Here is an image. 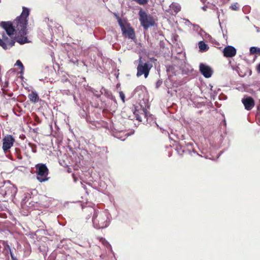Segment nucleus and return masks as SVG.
<instances>
[{"label":"nucleus","mask_w":260,"mask_h":260,"mask_svg":"<svg viewBox=\"0 0 260 260\" xmlns=\"http://www.w3.org/2000/svg\"><path fill=\"white\" fill-rule=\"evenodd\" d=\"M111 214L107 210H93L92 217L93 226L96 229H103L107 228L111 221Z\"/></svg>","instance_id":"1"},{"label":"nucleus","mask_w":260,"mask_h":260,"mask_svg":"<svg viewBox=\"0 0 260 260\" xmlns=\"http://www.w3.org/2000/svg\"><path fill=\"white\" fill-rule=\"evenodd\" d=\"M139 21L141 26L145 30L151 26H154L156 24L152 16L146 13L142 10L139 11Z\"/></svg>","instance_id":"2"},{"label":"nucleus","mask_w":260,"mask_h":260,"mask_svg":"<svg viewBox=\"0 0 260 260\" xmlns=\"http://www.w3.org/2000/svg\"><path fill=\"white\" fill-rule=\"evenodd\" d=\"M37 179L39 182L42 183L48 180V177L49 170L45 164L39 163L35 166Z\"/></svg>","instance_id":"3"},{"label":"nucleus","mask_w":260,"mask_h":260,"mask_svg":"<svg viewBox=\"0 0 260 260\" xmlns=\"http://www.w3.org/2000/svg\"><path fill=\"white\" fill-rule=\"evenodd\" d=\"M138 61L139 63L137 68V76L139 77L143 75L145 78H147L149 75L150 70L152 67V64L148 62H143L142 60V57L141 56H140Z\"/></svg>","instance_id":"4"},{"label":"nucleus","mask_w":260,"mask_h":260,"mask_svg":"<svg viewBox=\"0 0 260 260\" xmlns=\"http://www.w3.org/2000/svg\"><path fill=\"white\" fill-rule=\"evenodd\" d=\"M16 21L17 23V28L19 30V33L23 35H26L28 19L20 15L16 18Z\"/></svg>","instance_id":"5"},{"label":"nucleus","mask_w":260,"mask_h":260,"mask_svg":"<svg viewBox=\"0 0 260 260\" xmlns=\"http://www.w3.org/2000/svg\"><path fill=\"white\" fill-rule=\"evenodd\" d=\"M0 26L5 30L6 34L9 37L13 36L15 32V26L13 22L10 21H2L0 23Z\"/></svg>","instance_id":"6"},{"label":"nucleus","mask_w":260,"mask_h":260,"mask_svg":"<svg viewBox=\"0 0 260 260\" xmlns=\"http://www.w3.org/2000/svg\"><path fill=\"white\" fill-rule=\"evenodd\" d=\"M199 71L201 74L206 78H210L213 73L211 67L204 63H201L200 64Z\"/></svg>","instance_id":"7"},{"label":"nucleus","mask_w":260,"mask_h":260,"mask_svg":"<svg viewBox=\"0 0 260 260\" xmlns=\"http://www.w3.org/2000/svg\"><path fill=\"white\" fill-rule=\"evenodd\" d=\"M241 102L247 111L251 110L255 106V101L250 96L245 95L242 99Z\"/></svg>","instance_id":"8"},{"label":"nucleus","mask_w":260,"mask_h":260,"mask_svg":"<svg viewBox=\"0 0 260 260\" xmlns=\"http://www.w3.org/2000/svg\"><path fill=\"white\" fill-rule=\"evenodd\" d=\"M15 142L14 137L10 135H8L3 139L2 148L5 152L8 151L13 146Z\"/></svg>","instance_id":"9"},{"label":"nucleus","mask_w":260,"mask_h":260,"mask_svg":"<svg viewBox=\"0 0 260 260\" xmlns=\"http://www.w3.org/2000/svg\"><path fill=\"white\" fill-rule=\"evenodd\" d=\"M132 111L134 114L135 115V117L139 121H141L142 119L140 116L141 114L143 115L145 118L147 116V110L142 107V106H134Z\"/></svg>","instance_id":"10"},{"label":"nucleus","mask_w":260,"mask_h":260,"mask_svg":"<svg viewBox=\"0 0 260 260\" xmlns=\"http://www.w3.org/2000/svg\"><path fill=\"white\" fill-rule=\"evenodd\" d=\"M222 53L224 57L232 58L236 55L237 49L234 46L228 45L223 48Z\"/></svg>","instance_id":"11"},{"label":"nucleus","mask_w":260,"mask_h":260,"mask_svg":"<svg viewBox=\"0 0 260 260\" xmlns=\"http://www.w3.org/2000/svg\"><path fill=\"white\" fill-rule=\"evenodd\" d=\"M21 205L23 208L25 207H29L34 205V202L32 201L30 194L29 193L24 194V196L22 199Z\"/></svg>","instance_id":"12"},{"label":"nucleus","mask_w":260,"mask_h":260,"mask_svg":"<svg viewBox=\"0 0 260 260\" xmlns=\"http://www.w3.org/2000/svg\"><path fill=\"white\" fill-rule=\"evenodd\" d=\"M127 27L122 30L123 35L127 36L128 38L134 39L135 38V32L134 29L130 26L129 24H126Z\"/></svg>","instance_id":"13"},{"label":"nucleus","mask_w":260,"mask_h":260,"mask_svg":"<svg viewBox=\"0 0 260 260\" xmlns=\"http://www.w3.org/2000/svg\"><path fill=\"white\" fill-rule=\"evenodd\" d=\"M176 150L179 155H182L183 153H188L191 155L192 152L196 153L197 155H199L198 153L194 149L191 150L189 148L185 149V148L181 145L177 147Z\"/></svg>","instance_id":"14"},{"label":"nucleus","mask_w":260,"mask_h":260,"mask_svg":"<svg viewBox=\"0 0 260 260\" xmlns=\"http://www.w3.org/2000/svg\"><path fill=\"white\" fill-rule=\"evenodd\" d=\"M5 189L7 192V196L12 197L14 196L17 192V188L13 185H9L8 186H5Z\"/></svg>","instance_id":"15"},{"label":"nucleus","mask_w":260,"mask_h":260,"mask_svg":"<svg viewBox=\"0 0 260 260\" xmlns=\"http://www.w3.org/2000/svg\"><path fill=\"white\" fill-rule=\"evenodd\" d=\"M29 100L33 103H36L39 100V97L37 92L32 91L28 95Z\"/></svg>","instance_id":"16"},{"label":"nucleus","mask_w":260,"mask_h":260,"mask_svg":"<svg viewBox=\"0 0 260 260\" xmlns=\"http://www.w3.org/2000/svg\"><path fill=\"white\" fill-rule=\"evenodd\" d=\"M75 23L78 25H86V20L84 17L78 16L74 20Z\"/></svg>","instance_id":"17"},{"label":"nucleus","mask_w":260,"mask_h":260,"mask_svg":"<svg viewBox=\"0 0 260 260\" xmlns=\"http://www.w3.org/2000/svg\"><path fill=\"white\" fill-rule=\"evenodd\" d=\"M198 44L200 51L202 52H206L209 49L208 45L203 41H200Z\"/></svg>","instance_id":"18"},{"label":"nucleus","mask_w":260,"mask_h":260,"mask_svg":"<svg viewBox=\"0 0 260 260\" xmlns=\"http://www.w3.org/2000/svg\"><path fill=\"white\" fill-rule=\"evenodd\" d=\"M9 40V39L8 37L3 33L2 35V39H1V41L3 42V44L0 45V46L5 50L8 49L7 43H8Z\"/></svg>","instance_id":"19"},{"label":"nucleus","mask_w":260,"mask_h":260,"mask_svg":"<svg viewBox=\"0 0 260 260\" xmlns=\"http://www.w3.org/2000/svg\"><path fill=\"white\" fill-rule=\"evenodd\" d=\"M0 243L3 246L4 251H5V255H7L8 254V250L11 248L8 241L4 240H0Z\"/></svg>","instance_id":"20"},{"label":"nucleus","mask_w":260,"mask_h":260,"mask_svg":"<svg viewBox=\"0 0 260 260\" xmlns=\"http://www.w3.org/2000/svg\"><path fill=\"white\" fill-rule=\"evenodd\" d=\"M29 13H30V10L26 7H23L22 11L20 14V16L25 17L28 19Z\"/></svg>","instance_id":"21"},{"label":"nucleus","mask_w":260,"mask_h":260,"mask_svg":"<svg viewBox=\"0 0 260 260\" xmlns=\"http://www.w3.org/2000/svg\"><path fill=\"white\" fill-rule=\"evenodd\" d=\"M16 41L17 42H18V43H19L20 45H23V44H24L25 43H27L29 42V40H28V39L27 38V37H19L16 39Z\"/></svg>","instance_id":"22"},{"label":"nucleus","mask_w":260,"mask_h":260,"mask_svg":"<svg viewBox=\"0 0 260 260\" xmlns=\"http://www.w3.org/2000/svg\"><path fill=\"white\" fill-rule=\"evenodd\" d=\"M250 54H260V48L255 46H252L249 49Z\"/></svg>","instance_id":"23"},{"label":"nucleus","mask_w":260,"mask_h":260,"mask_svg":"<svg viewBox=\"0 0 260 260\" xmlns=\"http://www.w3.org/2000/svg\"><path fill=\"white\" fill-rule=\"evenodd\" d=\"M172 9L176 13H177L181 10V6L177 3H172L171 5Z\"/></svg>","instance_id":"24"},{"label":"nucleus","mask_w":260,"mask_h":260,"mask_svg":"<svg viewBox=\"0 0 260 260\" xmlns=\"http://www.w3.org/2000/svg\"><path fill=\"white\" fill-rule=\"evenodd\" d=\"M69 60L70 62L72 63L74 65L78 64V59L76 56H71L70 54L68 55Z\"/></svg>","instance_id":"25"},{"label":"nucleus","mask_w":260,"mask_h":260,"mask_svg":"<svg viewBox=\"0 0 260 260\" xmlns=\"http://www.w3.org/2000/svg\"><path fill=\"white\" fill-rule=\"evenodd\" d=\"M45 21L47 23L48 29H51V30H52V25L54 23L53 20H50L48 18H46L45 19Z\"/></svg>","instance_id":"26"},{"label":"nucleus","mask_w":260,"mask_h":260,"mask_svg":"<svg viewBox=\"0 0 260 260\" xmlns=\"http://www.w3.org/2000/svg\"><path fill=\"white\" fill-rule=\"evenodd\" d=\"M16 39L17 38H15L14 39H12V40L9 39L8 43H7L8 48H11V47H13V46H14L15 42H16Z\"/></svg>","instance_id":"27"},{"label":"nucleus","mask_w":260,"mask_h":260,"mask_svg":"<svg viewBox=\"0 0 260 260\" xmlns=\"http://www.w3.org/2000/svg\"><path fill=\"white\" fill-rule=\"evenodd\" d=\"M251 86L253 87V89L257 91L260 90V82H256L255 83H253Z\"/></svg>","instance_id":"28"},{"label":"nucleus","mask_w":260,"mask_h":260,"mask_svg":"<svg viewBox=\"0 0 260 260\" xmlns=\"http://www.w3.org/2000/svg\"><path fill=\"white\" fill-rule=\"evenodd\" d=\"M15 66L19 67L21 70H24V67L20 60H17L16 61Z\"/></svg>","instance_id":"29"},{"label":"nucleus","mask_w":260,"mask_h":260,"mask_svg":"<svg viewBox=\"0 0 260 260\" xmlns=\"http://www.w3.org/2000/svg\"><path fill=\"white\" fill-rule=\"evenodd\" d=\"M242 11L245 14H248L250 12V7L247 5H245L243 7Z\"/></svg>","instance_id":"30"},{"label":"nucleus","mask_w":260,"mask_h":260,"mask_svg":"<svg viewBox=\"0 0 260 260\" xmlns=\"http://www.w3.org/2000/svg\"><path fill=\"white\" fill-rule=\"evenodd\" d=\"M102 90H105V89L104 88V87H102V89L100 91V92H99V91H98V92H95V93H93V95L96 97L97 98H100V96H101V95L103 94V91H102Z\"/></svg>","instance_id":"31"},{"label":"nucleus","mask_w":260,"mask_h":260,"mask_svg":"<svg viewBox=\"0 0 260 260\" xmlns=\"http://www.w3.org/2000/svg\"><path fill=\"white\" fill-rule=\"evenodd\" d=\"M0 193L2 194V196L4 197H6V196H7V192H6V190L5 189V186H2L1 188H0Z\"/></svg>","instance_id":"32"},{"label":"nucleus","mask_w":260,"mask_h":260,"mask_svg":"<svg viewBox=\"0 0 260 260\" xmlns=\"http://www.w3.org/2000/svg\"><path fill=\"white\" fill-rule=\"evenodd\" d=\"M117 21L118 22V24L120 26V28H121V29L122 31L124 28H125L126 27V26L123 23L121 19H118V20H117Z\"/></svg>","instance_id":"33"},{"label":"nucleus","mask_w":260,"mask_h":260,"mask_svg":"<svg viewBox=\"0 0 260 260\" xmlns=\"http://www.w3.org/2000/svg\"><path fill=\"white\" fill-rule=\"evenodd\" d=\"M136 2H137L140 5H145L146 4L148 0H135Z\"/></svg>","instance_id":"34"},{"label":"nucleus","mask_w":260,"mask_h":260,"mask_svg":"<svg viewBox=\"0 0 260 260\" xmlns=\"http://www.w3.org/2000/svg\"><path fill=\"white\" fill-rule=\"evenodd\" d=\"M220 89L219 88H217V89H214V91H213V93L211 95V97H212L213 99L214 100V96H215L218 92L220 90Z\"/></svg>","instance_id":"35"},{"label":"nucleus","mask_w":260,"mask_h":260,"mask_svg":"<svg viewBox=\"0 0 260 260\" xmlns=\"http://www.w3.org/2000/svg\"><path fill=\"white\" fill-rule=\"evenodd\" d=\"M119 96L121 99V100L122 101L123 103L125 102V94L122 91H120L119 92Z\"/></svg>","instance_id":"36"},{"label":"nucleus","mask_w":260,"mask_h":260,"mask_svg":"<svg viewBox=\"0 0 260 260\" xmlns=\"http://www.w3.org/2000/svg\"><path fill=\"white\" fill-rule=\"evenodd\" d=\"M171 76H169L168 77V79H167L165 81V85L169 88L171 85V84H170V85L169 84V82H170V77Z\"/></svg>","instance_id":"37"},{"label":"nucleus","mask_w":260,"mask_h":260,"mask_svg":"<svg viewBox=\"0 0 260 260\" xmlns=\"http://www.w3.org/2000/svg\"><path fill=\"white\" fill-rule=\"evenodd\" d=\"M237 5V3H235L234 4H232L230 7L233 10H238L239 9V8L238 7Z\"/></svg>","instance_id":"38"},{"label":"nucleus","mask_w":260,"mask_h":260,"mask_svg":"<svg viewBox=\"0 0 260 260\" xmlns=\"http://www.w3.org/2000/svg\"><path fill=\"white\" fill-rule=\"evenodd\" d=\"M162 82L161 80H159L156 82V88H158L161 85Z\"/></svg>","instance_id":"39"},{"label":"nucleus","mask_w":260,"mask_h":260,"mask_svg":"<svg viewBox=\"0 0 260 260\" xmlns=\"http://www.w3.org/2000/svg\"><path fill=\"white\" fill-rule=\"evenodd\" d=\"M87 90L89 91H90L91 92H92V93H95V92H98V90L94 89V88L91 87H89L87 89Z\"/></svg>","instance_id":"40"},{"label":"nucleus","mask_w":260,"mask_h":260,"mask_svg":"<svg viewBox=\"0 0 260 260\" xmlns=\"http://www.w3.org/2000/svg\"><path fill=\"white\" fill-rule=\"evenodd\" d=\"M87 90L89 91H90L91 92H92V93H95V92H98V90L94 89V88L91 87H89L87 89Z\"/></svg>","instance_id":"41"},{"label":"nucleus","mask_w":260,"mask_h":260,"mask_svg":"<svg viewBox=\"0 0 260 260\" xmlns=\"http://www.w3.org/2000/svg\"><path fill=\"white\" fill-rule=\"evenodd\" d=\"M8 253H10L11 258L12 255L15 256L13 251L12 250L11 248H10V250H8Z\"/></svg>","instance_id":"42"},{"label":"nucleus","mask_w":260,"mask_h":260,"mask_svg":"<svg viewBox=\"0 0 260 260\" xmlns=\"http://www.w3.org/2000/svg\"><path fill=\"white\" fill-rule=\"evenodd\" d=\"M256 69H257V71L258 73H260V62L257 64Z\"/></svg>","instance_id":"43"},{"label":"nucleus","mask_w":260,"mask_h":260,"mask_svg":"<svg viewBox=\"0 0 260 260\" xmlns=\"http://www.w3.org/2000/svg\"><path fill=\"white\" fill-rule=\"evenodd\" d=\"M114 16L115 17V18L117 19V20H118V19H121V18L119 16V15L116 13L114 14Z\"/></svg>","instance_id":"44"},{"label":"nucleus","mask_w":260,"mask_h":260,"mask_svg":"<svg viewBox=\"0 0 260 260\" xmlns=\"http://www.w3.org/2000/svg\"><path fill=\"white\" fill-rule=\"evenodd\" d=\"M172 68L171 67H167V72L168 74H169V73L170 72V71L172 69Z\"/></svg>","instance_id":"45"},{"label":"nucleus","mask_w":260,"mask_h":260,"mask_svg":"<svg viewBox=\"0 0 260 260\" xmlns=\"http://www.w3.org/2000/svg\"><path fill=\"white\" fill-rule=\"evenodd\" d=\"M159 44H160V46L161 47H164V43L163 41H160Z\"/></svg>","instance_id":"46"},{"label":"nucleus","mask_w":260,"mask_h":260,"mask_svg":"<svg viewBox=\"0 0 260 260\" xmlns=\"http://www.w3.org/2000/svg\"><path fill=\"white\" fill-rule=\"evenodd\" d=\"M11 259L12 260H18L16 256H13V255H12V258H11Z\"/></svg>","instance_id":"47"},{"label":"nucleus","mask_w":260,"mask_h":260,"mask_svg":"<svg viewBox=\"0 0 260 260\" xmlns=\"http://www.w3.org/2000/svg\"><path fill=\"white\" fill-rule=\"evenodd\" d=\"M15 152H16V153L17 154H18L20 153V150H19V149H18V148H15Z\"/></svg>","instance_id":"48"},{"label":"nucleus","mask_w":260,"mask_h":260,"mask_svg":"<svg viewBox=\"0 0 260 260\" xmlns=\"http://www.w3.org/2000/svg\"><path fill=\"white\" fill-rule=\"evenodd\" d=\"M57 29H58V30L61 31V30H62V26H61L59 25V26L57 27Z\"/></svg>","instance_id":"49"},{"label":"nucleus","mask_w":260,"mask_h":260,"mask_svg":"<svg viewBox=\"0 0 260 260\" xmlns=\"http://www.w3.org/2000/svg\"><path fill=\"white\" fill-rule=\"evenodd\" d=\"M207 8V6H204L203 7H202V9L204 10V11H206V8Z\"/></svg>","instance_id":"50"},{"label":"nucleus","mask_w":260,"mask_h":260,"mask_svg":"<svg viewBox=\"0 0 260 260\" xmlns=\"http://www.w3.org/2000/svg\"><path fill=\"white\" fill-rule=\"evenodd\" d=\"M209 85L210 86V90H211V91L213 92V91H214V89H213V86L212 85H211V84H210Z\"/></svg>","instance_id":"51"},{"label":"nucleus","mask_w":260,"mask_h":260,"mask_svg":"<svg viewBox=\"0 0 260 260\" xmlns=\"http://www.w3.org/2000/svg\"><path fill=\"white\" fill-rule=\"evenodd\" d=\"M255 28L257 29V31L260 32V27L255 26Z\"/></svg>","instance_id":"52"},{"label":"nucleus","mask_w":260,"mask_h":260,"mask_svg":"<svg viewBox=\"0 0 260 260\" xmlns=\"http://www.w3.org/2000/svg\"><path fill=\"white\" fill-rule=\"evenodd\" d=\"M192 145V143H188L187 144V146L189 147V146H191Z\"/></svg>","instance_id":"53"},{"label":"nucleus","mask_w":260,"mask_h":260,"mask_svg":"<svg viewBox=\"0 0 260 260\" xmlns=\"http://www.w3.org/2000/svg\"><path fill=\"white\" fill-rule=\"evenodd\" d=\"M151 60L152 61H155V60H156V59H155V58H154V57H152V58H151Z\"/></svg>","instance_id":"54"},{"label":"nucleus","mask_w":260,"mask_h":260,"mask_svg":"<svg viewBox=\"0 0 260 260\" xmlns=\"http://www.w3.org/2000/svg\"><path fill=\"white\" fill-rule=\"evenodd\" d=\"M24 70H21V71L20 72V73L21 75H22L23 74Z\"/></svg>","instance_id":"55"},{"label":"nucleus","mask_w":260,"mask_h":260,"mask_svg":"<svg viewBox=\"0 0 260 260\" xmlns=\"http://www.w3.org/2000/svg\"><path fill=\"white\" fill-rule=\"evenodd\" d=\"M217 15H218V18H219V12L217 11Z\"/></svg>","instance_id":"56"},{"label":"nucleus","mask_w":260,"mask_h":260,"mask_svg":"<svg viewBox=\"0 0 260 260\" xmlns=\"http://www.w3.org/2000/svg\"><path fill=\"white\" fill-rule=\"evenodd\" d=\"M222 153H223V151H220L219 154L218 156H219L221 154H222Z\"/></svg>","instance_id":"57"},{"label":"nucleus","mask_w":260,"mask_h":260,"mask_svg":"<svg viewBox=\"0 0 260 260\" xmlns=\"http://www.w3.org/2000/svg\"><path fill=\"white\" fill-rule=\"evenodd\" d=\"M3 44V42L1 41V39L0 38V45Z\"/></svg>","instance_id":"58"},{"label":"nucleus","mask_w":260,"mask_h":260,"mask_svg":"<svg viewBox=\"0 0 260 260\" xmlns=\"http://www.w3.org/2000/svg\"><path fill=\"white\" fill-rule=\"evenodd\" d=\"M223 35V37L225 38L226 37V38H227V36H226L224 34Z\"/></svg>","instance_id":"59"},{"label":"nucleus","mask_w":260,"mask_h":260,"mask_svg":"<svg viewBox=\"0 0 260 260\" xmlns=\"http://www.w3.org/2000/svg\"><path fill=\"white\" fill-rule=\"evenodd\" d=\"M32 152H36V150H34V149H32Z\"/></svg>","instance_id":"60"},{"label":"nucleus","mask_w":260,"mask_h":260,"mask_svg":"<svg viewBox=\"0 0 260 260\" xmlns=\"http://www.w3.org/2000/svg\"><path fill=\"white\" fill-rule=\"evenodd\" d=\"M246 18L247 19H249V17L248 16H246Z\"/></svg>","instance_id":"61"},{"label":"nucleus","mask_w":260,"mask_h":260,"mask_svg":"<svg viewBox=\"0 0 260 260\" xmlns=\"http://www.w3.org/2000/svg\"><path fill=\"white\" fill-rule=\"evenodd\" d=\"M14 114H15V115H17V116H19V115H17L16 113H14Z\"/></svg>","instance_id":"62"},{"label":"nucleus","mask_w":260,"mask_h":260,"mask_svg":"<svg viewBox=\"0 0 260 260\" xmlns=\"http://www.w3.org/2000/svg\"><path fill=\"white\" fill-rule=\"evenodd\" d=\"M219 23L220 26H221L220 21V20H219Z\"/></svg>","instance_id":"63"},{"label":"nucleus","mask_w":260,"mask_h":260,"mask_svg":"<svg viewBox=\"0 0 260 260\" xmlns=\"http://www.w3.org/2000/svg\"><path fill=\"white\" fill-rule=\"evenodd\" d=\"M20 77H21V78H23V76H22V75H20Z\"/></svg>","instance_id":"64"}]
</instances>
